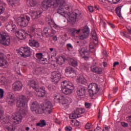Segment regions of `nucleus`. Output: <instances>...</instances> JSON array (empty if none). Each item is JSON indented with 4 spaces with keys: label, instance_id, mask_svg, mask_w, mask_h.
<instances>
[{
    "label": "nucleus",
    "instance_id": "f257e3e1",
    "mask_svg": "<svg viewBox=\"0 0 131 131\" xmlns=\"http://www.w3.org/2000/svg\"><path fill=\"white\" fill-rule=\"evenodd\" d=\"M17 100L16 106L19 112L12 115V121H11L9 116L6 117L3 119V121L5 123V128L8 131H15L16 128L14 125L21 123L23 117L26 116L27 111H28V106L27 105L28 100L26 99Z\"/></svg>",
    "mask_w": 131,
    "mask_h": 131
},
{
    "label": "nucleus",
    "instance_id": "f03ea898",
    "mask_svg": "<svg viewBox=\"0 0 131 131\" xmlns=\"http://www.w3.org/2000/svg\"><path fill=\"white\" fill-rule=\"evenodd\" d=\"M29 85L30 88H32L33 90H34L37 93L36 96L38 98H43L46 96L47 93L46 88L43 86L38 88V81L37 80H30Z\"/></svg>",
    "mask_w": 131,
    "mask_h": 131
},
{
    "label": "nucleus",
    "instance_id": "7ed1b4c3",
    "mask_svg": "<svg viewBox=\"0 0 131 131\" xmlns=\"http://www.w3.org/2000/svg\"><path fill=\"white\" fill-rule=\"evenodd\" d=\"M14 20L17 22L18 25L20 27H26L30 21V16L26 15V17L23 15L20 16H14L13 17Z\"/></svg>",
    "mask_w": 131,
    "mask_h": 131
},
{
    "label": "nucleus",
    "instance_id": "20e7f679",
    "mask_svg": "<svg viewBox=\"0 0 131 131\" xmlns=\"http://www.w3.org/2000/svg\"><path fill=\"white\" fill-rule=\"evenodd\" d=\"M61 88L62 92L64 95H70L74 90V85L69 81H63L61 83Z\"/></svg>",
    "mask_w": 131,
    "mask_h": 131
},
{
    "label": "nucleus",
    "instance_id": "39448f33",
    "mask_svg": "<svg viewBox=\"0 0 131 131\" xmlns=\"http://www.w3.org/2000/svg\"><path fill=\"white\" fill-rule=\"evenodd\" d=\"M53 108V104L51 101L44 102L41 105V114L46 113L47 114H51L52 113V109Z\"/></svg>",
    "mask_w": 131,
    "mask_h": 131
},
{
    "label": "nucleus",
    "instance_id": "423d86ee",
    "mask_svg": "<svg viewBox=\"0 0 131 131\" xmlns=\"http://www.w3.org/2000/svg\"><path fill=\"white\" fill-rule=\"evenodd\" d=\"M91 35L93 39V42H91L90 44V52H91V53H95V45H98L99 42L98 36L97 35V33H96V31H92Z\"/></svg>",
    "mask_w": 131,
    "mask_h": 131
},
{
    "label": "nucleus",
    "instance_id": "0eeeda50",
    "mask_svg": "<svg viewBox=\"0 0 131 131\" xmlns=\"http://www.w3.org/2000/svg\"><path fill=\"white\" fill-rule=\"evenodd\" d=\"M89 93L90 97H93L94 95L98 94L100 92V88L96 83H92L88 86Z\"/></svg>",
    "mask_w": 131,
    "mask_h": 131
},
{
    "label": "nucleus",
    "instance_id": "6e6552de",
    "mask_svg": "<svg viewBox=\"0 0 131 131\" xmlns=\"http://www.w3.org/2000/svg\"><path fill=\"white\" fill-rule=\"evenodd\" d=\"M10 37L8 36L7 33L4 32L0 33V43L3 46H9L10 43Z\"/></svg>",
    "mask_w": 131,
    "mask_h": 131
},
{
    "label": "nucleus",
    "instance_id": "1a4fd4ad",
    "mask_svg": "<svg viewBox=\"0 0 131 131\" xmlns=\"http://www.w3.org/2000/svg\"><path fill=\"white\" fill-rule=\"evenodd\" d=\"M18 53L21 57L27 58V57H30L31 50H30V48L28 47H21L19 49Z\"/></svg>",
    "mask_w": 131,
    "mask_h": 131
},
{
    "label": "nucleus",
    "instance_id": "9d476101",
    "mask_svg": "<svg viewBox=\"0 0 131 131\" xmlns=\"http://www.w3.org/2000/svg\"><path fill=\"white\" fill-rule=\"evenodd\" d=\"M31 110L32 112H35L36 114H41V108L38 102L34 101L31 104Z\"/></svg>",
    "mask_w": 131,
    "mask_h": 131
},
{
    "label": "nucleus",
    "instance_id": "9b49d317",
    "mask_svg": "<svg viewBox=\"0 0 131 131\" xmlns=\"http://www.w3.org/2000/svg\"><path fill=\"white\" fill-rule=\"evenodd\" d=\"M79 53L82 57V58H83L84 60L86 61H88L89 60V58H90V52H89V50H88L87 47H83L81 49L79 50Z\"/></svg>",
    "mask_w": 131,
    "mask_h": 131
},
{
    "label": "nucleus",
    "instance_id": "f8f14e48",
    "mask_svg": "<svg viewBox=\"0 0 131 131\" xmlns=\"http://www.w3.org/2000/svg\"><path fill=\"white\" fill-rule=\"evenodd\" d=\"M41 14H42V12L39 11H35L34 10H31L30 11V16L33 21H34V20H37V19L40 18V17H41Z\"/></svg>",
    "mask_w": 131,
    "mask_h": 131
},
{
    "label": "nucleus",
    "instance_id": "ddd939ff",
    "mask_svg": "<svg viewBox=\"0 0 131 131\" xmlns=\"http://www.w3.org/2000/svg\"><path fill=\"white\" fill-rule=\"evenodd\" d=\"M58 102H59L60 105H62L64 106L66 109L67 108H69V104L72 103V99H58Z\"/></svg>",
    "mask_w": 131,
    "mask_h": 131
},
{
    "label": "nucleus",
    "instance_id": "4468645a",
    "mask_svg": "<svg viewBox=\"0 0 131 131\" xmlns=\"http://www.w3.org/2000/svg\"><path fill=\"white\" fill-rule=\"evenodd\" d=\"M61 79V74L57 71H54L51 73V79L53 82L57 83Z\"/></svg>",
    "mask_w": 131,
    "mask_h": 131
},
{
    "label": "nucleus",
    "instance_id": "2eb2a0df",
    "mask_svg": "<svg viewBox=\"0 0 131 131\" xmlns=\"http://www.w3.org/2000/svg\"><path fill=\"white\" fill-rule=\"evenodd\" d=\"M53 0H47V1H43L41 4V9L43 11H47L50 7H53Z\"/></svg>",
    "mask_w": 131,
    "mask_h": 131
},
{
    "label": "nucleus",
    "instance_id": "dca6fc26",
    "mask_svg": "<svg viewBox=\"0 0 131 131\" xmlns=\"http://www.w3.org/2000/svg\"><path fill=\"white\" fill-rule=\"evenodd\" d=\"M44 34L46 37H52L54 35V31L52 29V28L50 27H47L44 28Z\"/></svg>",
    "mask_w": 131,
    "mask_h": 131
},
{
    "label": "nucleus",
    "instance_id": "f3484780",
    "mask_svg": "<svg viewBox=\"0 0 131 131\" xmlns=\"http://www.w3.org/2000/svg\"><path fill=\"white\" fill-rule=\"evenodd\" d=\"M15 34L17 38L19 39H24V38H26V35H27V33L25 32V30L23 29L19 31L16 32Z\"/></svg>",
    "mask_w": 131,
    "mask_h": 131
},
{
    "label": "nucleus",
    "instance_id": "a211bd4d",
    "mask_svg": "<svg viewBox=\"0 0 131 131\" xmlns=\"http://www.w3.org/2000/svg\"><path fill=\"white\" fill-rule=\"evenodd\" d=\"M77 94L78 97L84 96L85 95V88L81 85H79L77 87Z\"/></svg>",
    "mask_w": 131,
    "mask_h": 131
},
{
    "label": "nucleus",
    "instance_id": "6ab92c4d",
    "mask_svg": "<svg viewBox=\"0 0 131 131\" xmlns=\"http://www.w3.org/2000/svg\"><path fill=\"white\" fill-rule=\"evenodd\" d=\"M64 5H65V0H55V2L53 1V8L64 7Z\"/></svg>",
    "mask_w": 131,
    "mask_h": 131
},
{
    "label": "nucleus",
    "instance_id": "aec40b11",
    "mask_svg": "<svg viewBox=\"0 0 131 131\" xmlns=\"http://www.w3.org/2000/svg\"><path fill=\"white\" fill-rule=\"evenodd\" d=\"M22 86H23V85L20 81L15 82L12 84V89L15 92H17L18 91H21V90H22Z\"/></svg>",
    "mask_w": 131,
    "mask_h": 131
},
{
    "label": "nucleus",
    "instance_id": "412c9836",
    "mask_svg": "<svg viewBox=\"0 0 131 131\" xmlns=\"http://www.w3.org/2000/svg\"><path fill=\"white\" fill-rule=\"evenodd\" d=\"M65 72L68 74H70L71 77H73V76L76 75V72L75 69L71 67H67L65 69Z\"/></svg>",
    "mask_w": 131,
    "mask_h": 131
},
{
    "label": "nucleus",
    "instance_id": "4be33fe9",
    "mask_svg": "<svg viewBox=\"0 0 131 131\" xmlns=\"http://www.w3.org/2000/svg\"><path fill=\"white\" fill-rule=\"evenodd\" d=\"M81 15V12L77 11V12L71 13L69 16L70 20L72 22H75L76 19Z\"/></svg>",
    "mask_w": 131,
    "mask_h": 131
},
{
    "label": "nucleus",
    "instance_id": "5701e85b",
    "mask_svg": "<svg viewBox=\"0 0 131 131\" xmlns=\"http://www.w3.org/2000/svg\"><path fill=\"white\" fill-rule=\"evenodd\" d=\"M8 66V61L5 59L4 54L0 53V67L6 68Z\"/></svg>",
    "mask_w": 131,
    "mask_h": 131
},
{
    "label": "nucleus",
    "instance_id": "b1692460",
    "mask_svg": "<svg viewBox=\"0 0 131 131\" xmlns=\"http://www.w3.org/2000/svg\"><path fill=\"white\" fill-rule=\"evenodd\" d=\"M8 96L9 99H25V98H26L25 96L19 94H17L15 95L13 93H9Z\"/></svg>",
    "mask_w": 131,
    "mask_h": 131
},
{
    "label": "nucleus",
    "instance_id": "393cba45",
    "mask_svg": "<svg viewBox=\"0 0 131 131\" xmlns=\"http://www.w3.org/2000/svg\"><path fill=\"white\" fill-rule=\"evenodd\" d=\"M91 69L92 72L94 73H97L98 74L102 73V69L96 66H91Z\"/></svg>",
    "mask_w": 131,
    "mask_h": 131
},
{
    "label": "nucleus",
    "instance_id": "a878e982",
    "mask_svg": "<svg viewBox=\"0 0 131 131\" xmlns=\"http://www.w3.org/2000/svg\"><path fill=\"white\" fill-rule=\"evenodd\" d=\"M29 45L30 47H34L35 48H38L39 47V43L38 41L33 39H29Z\"/></svg>",
    "mask_w": 131,
    "mask_h": 131
},
{
    "label": "nucleus",
    "instance_id": "bb28decb",
    "mask_svg": "<svg viewBox=\"0 0 131 131\" xmlns=\"http://www.w3.org/2000/svg\"><path fill=\"white\" fill-rule=\"evenodd\" d=\"M7 2L12 8H15L19 4V0H7Z\"/></svg>",
    "mask_w": 131,
    "mask_h": 131
},
{
    "label": "nucleus",
    "instance_id": "cd10ccee",
    "mask_svg": "<svg viewBox=\"0 0 131 131\" xmlns=\"http://www.w3.org/2000/svg\"><path fill=\"white\" fill-rule=\"evenodd\" d=\"M121 10H123V5L118 6L115 9L116 13L119 18L121 17Z\"/></svg>",
    "mask_w": 131,
    "mask_h": 131
},
{
    "label": "nucleus",
    "instance_id": "c85d7f7f",
    "mask_svg": "<svg viewBox=\"0 0 131 131\" xmlns=\"http://www.w3.org/2000/svg\"><path fill=\"white\" fill-rule=\"evenodd\" d=\"M80 32V29L77 30L75 28H72L70 29V33L72 36H75L76 34H78Z\"/></svg>",
    "mask_w": 131,
    "mask_h": 131
},
{
    "label": "nucleus",
    "instance_id": "c756f323",
    "mask_svg": "<svg viewBox=\"0 0 131 131\" xmlns=\"http://www.w3.org/2000/svg\"><path fill=\"white\" fill-rule=\"evenodd\" d=\"M64 6L59 7L58 9L57 10V13L61 16H65V14H66V12L64 9Z\"/></svg>",
    "mask_w": 131,
    "mask_h": 131
},
{
    "label": "nucleus",
    "instance_id": "7c9ffc66",
    "mask_svg": "<svg viewBox=\"0 0 131 131\" xmlns=\"http://www.w3.org/2000/svg\"><path fill=\"white\" fill-rule=\"evenodd\" d=\"M46 22L49 24L50 26H52V24H54V20L52 18V16L50 15H48L46 18Z\"/></svg>",
    "mask_w": 131,
    "mask_h": 131
},
{
    "label": "nucleus",
    "instance_id": "2f4dec72",
    "mask_svg": "<svg viewBox=\"0 0 131 131\" xmlns=\"http://www.w3.org/2000/svg\"><path fill=\"white\" fill-rule=\"evenodd\" d=\"M65 59L62 56L59 57L56 59V63L59 65H63Z\"/></svg>",
    "mask_w": 131,
    "mask_h": 131
},
{
    "label": "nucleus",
    "instance_id": "473e14b6",
    "mask_svg": "<svg viewBox=\"0 0 131 131\" xmlns=\"http://www.w3.org/2000/svg\"><path fill=\"white\" fill-rule=\"evenodd\" d=\"M69 63L71 66H73V67H76L77 65H78V62L77 61L74 60L73 58H71L69 61Z\"/></svg>",
    "mask_w": 131,
    "mask_h": 131
},
{
    "label": "nucleus",
    "instance_id": "72a5a7b5",
    "mask_svg": "<svg viewBox=\"0 0 131 131\" xmlns=\"http://www.w3.org/2000/svg\"><path fill=\"white\" fill-rule=\"evenodd\" d=\"M75 111L76 112V113H77V114H78V115L79 116L80 114H83V113L85 112V110L80 107L77 108Z\"/></svg>",
    "mask_w": 131,
    "mask_h": 131
},
{
    "label": "nucleus",
    "instance_id": "f704fd0d",
    "mask_svg": "<svg viewBox=\"0 0 131 131\" xmlns=\"http://www.w3.org/2000/svg\"><path fill=\"white\" fill-rule=\"evenodd\" d=\"M27 4L30 7H35L36 6V1L35 0H27Z\"/></svg>",
    "mask_w": 131,
    "mask_h": 131
},
{
    "label": "nucleus",
    "instance_id": "c9c22d12",
    "mask_svg": "<svg viewBox=\"0 0 131 131\" xmlns=\"http://www.w3.org/2000/svg\"><path fill=\"white\" fill-rule=\"evenodd\" d=\"M46 125L47 124L45 120H41L39 122L36 124V126H39L40 127H43V126H46Z\"/></svg>",
    "mask_w": 131,
    "mask_h": 131
},
{
    "label": "nucleus",
    "instance_id": "e433bc0d",
    "mask_svg": "<svg viewBox=\"0 0 131 131\" xmlns=\"http://www.w3.org/2000/svg\"><path fill=\"white\" fill-rule=\"evenodd\" d=\"M78 117H79V116L75 111H74V113L70 115V118L71 119H76V118H78Z\"/></svg>",
    "mask_w": 131,
    "mask_h": 131
},
{
    "label": "nucleus",
    "instance_id": "4c0bfd02",
    "mask_svg": "<svg viewBox=\"0 0 131 131\" xmlns=\"http://www.w3.org/2000/svg\"><path fill=\"white\" fill-rule=\"evenodd\" d=\"M79 82L80 83H82V84H85L86 83V79L84 77L81 76L78 79Z\"/></svg>",
    "mask_w": 131,
    "mask_h": 131
},
{
    "label": "nucleus",
    "instance_id": "58836bf2",
    "mask_svg": "<svg viewBox=\"0 0 131 131\" xmlns=\"http://www.w3.org/2000/svg\"><path fill=\"white\" fill-rule=\"evenodd\" d=\"M82 31L83 33H84L87 35H89L90 33V29H89V27L86 26L84 27L83 29H82Z\"/></svg>",
    "mask_w": 131,
    "mask_h": 131
},
{
    "label": "nucleus",
    "instance_id": "ea45409f",
    "mask_svg": "<svg viewBox=\"0 0 131 131\" xmlns=\"http://www.w3.org/2000/svg\"><path fill=\"white\" fill-rule=\"evenodd\" d=\"M6 102L8 103L9 105H10V106H13V105L15 104V99H7Z\"/></svg>",
    "mask_w": 131,
    "mask_h": 131
},
{
    "label": "nucleus",
    "instance_id": "a19ab883",
    "mask_svg": "<svg viewBox=\"0 0 131 131\" xmlns=\"http://www.w3.org/2000/svg\"><path fill=\"white\" fill-rule=\"evenodd\" d=\"M53 98H54V99H64V96L63 95H61L59 94L55 93L54 94Z\"/></svg>",
    "mask_w": 131,
    "mask_h": 131
},
{
    "label": "nucleus",
    "instance_id": "79ce46f5",
    "mask_svg": "<svg viewBox=\"0 0 131 131\" xmlns=\"http://www.w3.org/2000/svg\"><path fill=\"white\" fill-rule=\"evenodd\" d=\"M47 88L49 91H50L51 92H54V91H56V86L54 85H49Z\"/></svg>",
    "mask_w": 131,
    "mask_h": 131
},
{
    "label": "nucleus",
    "instance_id": "37998d69",
    "mask_svg": "<svg viewBox=\"0 0 131 131\" xmlns=\"http://www.w3.org/2000/svg\"><path fill=\"white\" fill-rule=\"evenodd\" d=\"M88 36H89L88 35H86L84 34V33H83L81 35L79 36V38L81 40H83V39H85L86 38H88Z\"/></svg>",
    "mask_w": 131,
    "mask_h": 131
},
{
    "label": "nucleus",
    "instance_id": "c03bdc74",
    "mask_svg": "<svg viewBox=\"0 0 131 131\" xmlns=\"http://www.w3.org/2000/svg\"><path fill=\"white\" fill-rule=\"evenodd\" d=\"M120 0H105V3H109V4H117Z\"/></svg>",
    "mask_w": 131,
    "mask_h": 131
},
{
    "label": "nucleus",
    "instance_id": "a18cd8bd",
    "mask_svg": "<svg viewBox=\"0 0 131 131\" xmlns=\"http://www.w3.org/2000/svg\"><path fill=\"white\" fill-rule=\"evenodd\" d=\"M93 127V125H92V123L88 122L85 125V129H91Z\"/></svg>",
    "mask_w": 131,
    "mask_h": 131
},
{
    "label": "nucleus",
    "instance_id": "49530a36",
    "mask_svg": "<svg viewBox=\"0 0 131 131\" xmlns=\"http://www.w3.org/2000/svg\"><path fill=\"white\" fill-rule=\"evenodd\" d=\"M36 72H38V73H43V72H45V69L41 67H38L36 69Z\"/></svg>",
    "mask_w": 131,
    "mask_h": 131
},
{
    "label": "nucleus",
    "instance_id": "de8ad7c7",
    "mask_svg": "<svg viewBox=\"0 0 131 131\" xmlns=\"http://www.w3.org/2000/svg\"><path fill=\"white\" fill-rule=\"evenodd\" d=\"M36 57L37 58V60H38V61H39L41 58H42V54L37 53L36 54Z\"/></svg>",
    "mask_w": 131,
    "mask_h": 131
},
{
    "label": "nucleus",
    "instance_id": "09e8293b",
    "mask_svg": "<svg viewBox=\"0 0 131 131\" xmlns=\"http://www.w3.org/2000/svg\"><path fill=\"white\" fill-rule=\"evenodd\" d=\"M67 48L68 51H71V50L73 49V47L70 43L67 44Z\"/></svg>",
    "mask_w": 131,
    "mask_h": 131
},
{
    "label": "nucleus",
    "instance_id": "8fccbe9b",
    "mask_svg": "<svg viewBox=\"0 0 131 131\" xmlns=\"http://www.w3.org/2000/svg\"><path fill=\"white\" fill-rule=\"evenodd\" d=\"M51 28L52 27H54V28H55V29H60V27H59V26L56 25L54 23L53 21V24H51V26H50Z\"/></svg>",
    "mask_w": 131,
    "mask_h": 131
},
{
    "label": "nucleus",
    "instance_id": "3c124183",
    "mask_svg": "<svg viewBox=\"0 0 131 131\" xmlns=\"http://www.w3.org/2000/svg\"><path fill=\"white\" fill-rule=\"evenodd\" d=\"M11 31H12L13 32H16V31L17 30V26H16V25H11Z\"/></svg>",
    "mask_w": 131,
    "mask_h": 131
},
{
    "label": "nucleus",
    "instance_id": "603ef678",
    "mask_svg": "<svg viewBox=\"0 0 131 131\" xmlns=\"http://www.w3.org/2000/svg\"><path fill=\"white\" fill-rule=\"evenodd\" d=\"M4 94H5L4 90L0 89V99H3V98H4Z\"/></svg>",
    "mask_w": 131,
    "mask_h": 131
},
{
    "label": "nucleus",
    "instance_id": "864d4df0",
    "mask_svg": "<svg viewBox=\"0 0 131 131\" xmlns=\"http://www.w3.org/2000/svg\"><path fill=\"white\" fill-rule=\"evenodd\" d=\"M6 28L8 31H12V25L8 24L6 26Z\"/></svg>",
    "mask_w": 131,
    "mask_h": 131
},
{
    "label": "nucleus",
    "instance_id": "5fc2aeb1",
    "mask_svg": "<svg viewBox=\"0 0 131 131\" xmlns=\"http://www.w3.org/2000/svg\"><path fill=\"white\" fill-rule=\"evenodd\" d=\"M5 12V8H4V6H2V5L0 4V15H2L3 13Z\"/></svg>",
    "mask_w": 131,
    "mask_h": 131
},
{
    "label": "nucleus",
    "instance_id": "6e6d98bb",
    "mask_svg": "<svg viewBox=\"0 0 131 131\" xmlns=\"http://www.w3.org/2000/svg\"><path fill=\"white\" fill-rule=\"evenodd\" d=\"M8 16H1L0 17V20H1V21H7V20H8Z\"/></svg>",
    "mask_w": 131,
    "mask_h": 131
},
{
    "label": "nucleus",
    "instance_id": "4d7b16f0",
    "mask_svg": "<svg viewBox=\"0 0 131 131\" xmlns=\"http://www.w3.org/2000/svg\"><path fill=\"white\" fill-rule=\"evenodd\" d=\"M121 125H122L123 127H127V126H128V124L125 122H121Z\"/></svg>",
    "mask_w": 131,
    "mask_h": 131
},
{
    "label": "nucleus",
    "instance_id": "13d9d810",
    "mask_svg": "<svg viewBox=\"0 0 131 131\" xmlns=\"http://www.w3.org/2000/svg\"><path fill=\"white\" fill-rule=\"evenodd\" d=\"M83 68L84 70H86V71H87V72H89V71H90V69H89V67L88 66V64L84 65L83 66Z\"/></svg>",
    "mask_w": 131,
    "mask_h": 131
},
{
    "label": "nucleus",
    "instance_id": "bf43d9fd",
    "mask_svg": "<svg viewBox=\"0 0 131 131\" xmlns=\"http://www.w3.org/2000/svg\"><path fill=\"white\" fill-rule=\"evenodd\" d=\"M46 60H47L46 59H45V58L42 57L40 60H39V62L41 64H46Z\"/></svg>",
    "mask_w": 131,
    "mask_h": 131
},
{
    "label": "nucleus",
    "instance_id": "052dcab7",
    "mask_svg": "<svg viewBox=\"0 0 131 131\" xmlns=\"http://www.w3.org/2000/svg\"><path fill=\"white\" fill-rule=\"evenodd\" d=\"M15 71L16 72V73L19 75L21 74V72H20V68L16 67L15 68Z\"/></svg>",
    "mask_w": 131,
    "mask_h": 131
},
{
    "label": "nucleus",
    "instance_id": "680f3d73",
    "mask_svg": "<svg viewBox=\"0 0 131 131\" xmlns=\"http://www.w3.org/2000/svg\"><path fill=\"white\" fill-rule=\"evenodd\" d=\"M91 105H92V104H91L90 103H88V102L85 103V107L87 109H89V108H90Z\"/></svg>",
    "mask_w": 131,
    "mask_h": 131
},
{
    "label": "nucleus",
    "instance_id": "e2e57ef3",
    "mask_svg": "<svg viewBox=\"0 0 131 131\" xmlns=\"http://www.w3.org/2000/svg\"><path fill=\"white\" fill-rule=\"evenodd\" d=\"M88 10L90 13H93L94 12V7L93 6H89Z\"/></svg>",
    "mask_w": 131,
    "mask_h": 131
},
{
    "label": "nucleus",
    "instance_id": "0e129e2a",
    "mask_svg": "<svg viewBox=\"0 0 131 131\" xmlns=\"http://www.w3.org/2000/svg\"><path fill=\"white\" fill-rule=\"evenodd\" d=\"M65 130L66 131H71L72 130V127H71V126H67L65 127Z\"/></svg>",
    "mask_w": 131,
    "mask_h": 131
},
{
    "label": "nucleus",
    "instance_id": "69168bd1",
    "mask_svg": "<svg viewBox=\"0 0 131 131\" xmlns=\"http://www.w3.org/2000/svg\"><path fill=\"white\" fill-rule=\"evenodd\" d=\"M37 29L36 28H31L30 31L32 32V33H35Z\"/></svg>",
    "mask_w": 131,
    "mask_h": 131
},
{
    "label": "nucleus",
    "instance_id": "338daca9",
    "mask_svg": "<svg viewBox=\"0 0 131 131\" xmlns=\"http://www.w3.org/2000/svg\"><path fill=\"white\" fill-rule=\"evenodd\" d=\"M103 131H110V129H109L108 126L105 125L103 129Z\"/></svg>",
    "mask_w": 131,
    "mask_h": 131
},
{
    "label": "nucleus",
    "instance_id": "774afa93",
    "mask_svg": "<svg viewBox=\"0 0 131 131\" xmlns=\"http://www.w3.org/2000/svg\"><path fill=\"white\" fill-rule=\"evenodd\" d=\"M94 131H102V128L99 126L97 127L96 129H94Z\"/></svg>",
    "mask_w": 131,
    "mask_h": 131
}]
</instances>
